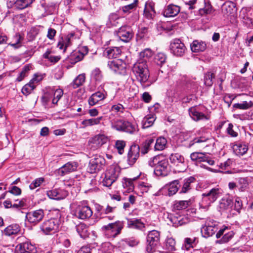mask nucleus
<instances>
[{
  "label": "nucleus",
  "instance_id": "nucleus-54",
  "mask_svg": "<svg viewBox=\"0 0 253 253\" xmlns=\"http://www.w3.org/2000/svg\"><path fill=\"white\" fill-rule=\"evenodd\" d=\"M154 142V139L152 138H148L144 142L143 147L141 148V152L142 154H145L147 153L149 150V148L151 144Z\"/></svg>",
  "mask_w": 253,
  "mask_h": 253
},
{
  "label": "nucleus",
  "instance_id": "nucleus-61",
  "mask_svg": "<svg viewBox=\"0 0 253 253\" xmlns=\"http://www.w3.org/2000/svg\"><path fill=\"white\" fill-rule=\"evenodd\" d=\"M31 68L32 66L30 65H27L23 67L22 71L19 74L16 80L18 82L21 81L26 76H27L28 72L31 69Z\"/></svg>",
  "mask_w": 253,
  "mask_h": 253
},
{
  "label": "nucleus",
  "instance_id": "nucleus-57",
  "mask_svg": "<svg viewBox=\"0 0 253 253\" xmlns=\"http://www.w3.org/2000/svg\"><path fill=\"white\" fill-rule=\"evenodd\" d=\"M53 98L52 103L56 104L63 94V90L60 88H57L53 90Z\"/></svg>",
  "mask_w": 253,
  "mask_h": 253
},
{
  "label": "nucleus",
  "instance_id": "nucleus-34",
  "mask_svg": "<svg viewBox=\"0 0 253 253\" xmlns=\"http://www.w3.org/2000/svg\"><path fill=\"white\" fill-rule=\"evenodd\" d=\"M235 4L232 2H225L222 7V11L224 15L228 16L235 11Z\"/></svg>",
  "mask_w": 253,
  "mask_h": 253
},
{
  "label": "nucleus",
  "instance_id": "nucleus-26",
  "mask_svg": "<svg viewBox=\"0 0 253 253\" xmlns=\"http://www.w3.org/2000/svg\"><path fill=\"white\" fill-rule=\"evenodd\" d=\"M155 13L154 3L152 1L146 2L144 10V16L148 19H151L154 17Z\"/></svg>",
  "mask_w": 253,
  "mask_h": 253
},
{
  "label": "nucleus",
  "instance_id": "nucleus-2",
  "mask_svg": "<svg viewBox=\"0 0 253 253\" xmlns=\"http://www.w3.org/2000/svg\"><path fill=\"white\" fill-rule=\"evenodd\" d=\"M121 169L117 165H112L106 170L102 184L106 187H110L115 182L120 176Z\"/></svg>",
  "mask_w": 253,
  "mask_h": 253
},
{
  "label": "nucleus",
  "instance_id": "nucleus-25",
  "mask_svg": "<svg viewBox=\"0 0 253 253\" xmlns=\"http://www.w3.org/2000/svg\"><path fill=\"white\" fill-rule=\"evenodd\" d=\"M21 227L18 224H12L6 227L2 231V234L6 236L16 235L19 233Z\"/></svg>",
  "mask_w": 253,
  "mask_h": 253
},
{
  "label": "nucleus",
  "instance_id": "nucleus-18",
  "mask_svg": "<svg viewBox=\"0 0 253 253\" xmlns=\"http://www.w3.org/2000/svg\"><path fill=\"white\" fill-rule=\"evenodd\" d=\"M180 10L179 6L171 3L165 6L163 14L166 17H173L176 16Z\"/></svg>",
  "mask_w": 253,
  "mask_h": 253
},
{
  "label": "nucleus",
  "instance_id": "nucleus-23",
  "mask_svg": "<svg viewBox=\"0 0 253 253\" xmlns=\"http://www.w3.org/2000/svg\"><path fill=\"white\" fill-rule=\"evenodd\" d=\"M17 253H36L37 249L34 245L29 242L19 244L17 246Z\"/></svg>",
  "mask_w": 253,
  "mask_h": 253
},
{
  "label": "nucleus",
  "instance_id": "nucleus-11",
  "mask_svg": "<svg viewBox=\"0 0 253 253\" xmlns=\"http://www.w3.org/2000/svg\"><path fill=\"white\" fill-rule=\"evenodd\" d=\"M44 216V211L39 209L27 213L26 218L29 222L36 225L42 220Z\"/></svg>",
  "mask_w": 253,
  "mask_h": 253
},
{
  "label": "nucleus",
  "instance_id": "nucleus-53",
  "mask_svg": "<svg viewBox=\"0 0 253 253\" xmlns=\"http://www.w3.org/2000/svg\"><path fill=\"white\" fill-rule=\"evenodd\" d=\"M36 85L34 84L32 82H30L25 84L22 88V92L24 95H28L35 88Z\"/></svg>",
  "mask_w": 253,
  "mask_h": 253
},
{
  "label": "nucleus",
  "instance_id": "nucleus-43",
  "mask_svg": "<svg viewBox=\"0 0 253 253\" xmlns=\"http://www.w3.org/2000/svg\"><path fill=\"white\" fill-rule=\"evenodd\" d=\"M208 140V138L205 137H196L193 139L190 143V146H191L195 144L199 145L198 147L204 148L207 147L208 145L206 144V142Z\"/></svg>",
  "mask_w": 253,
  "mask_h": 253
},
{
  "label": "nucleus",
  "instance_id": "nucleus-41",
  "mask_svg": "<svg viewBox=\"0 0 253 253\" xmlns=\"http://www.w3.org/2000/svg\"><path fill=\"white\" fill-rule=\"evenodd\" d=\"M76 230L79 235L82 238H85L88 236V231L86 225L81 223L76 226Z\"/></svg>",
  "mask_w": 253,
  "mask_h": 253
},
{
  "label": "nucleus",
  "instance_id": "nucleus-62",
  "mask_svg": "<svg viewBox=\"0 0 253 253\" xmlns=\"http://www.w3.org/2000/svg\"><path fill=\"white\" fill-rule=\"evenodd\" d=\"M44 181V178L43 177L36 178L30 184L29 187L30 189L34 190L40 186Z\"/></svg>",
  "mask_w": 253,
  "mask_h": 253
},
{
  "label": "nucleus",
  "instance_id": "nucleus-16",
  "mask_svg": "<svg viewBox=\"0 0 253 253\" xmlns=\"http://www.w3.org/2000/svg\"><path fill=\"white\" fill-rule=\"evenodd\" d=\"M92 211L88 206H78L75 213L76 216L81 219L89 218L92 215Z\"/></svg>",
  "mask_w": 253,
  "mask_h": 253
},
{
  "label": "nucleus",
  "instance_id": "nucleus-7",
  "mask_svg": "<svg viewBox=\"0 0 253 253\" xmlns=\"http://www.w3.org/2000/svg\"><path fill=\"white\" fill-rule=\"evenodd\" d=\"M105 160L101 156L96 155L91 159L88 164V171L94 173L100 170L105 165Z\"/></svg>",
  "mask_w": 253,
  "mask_h": 253
},
{
  "label": "nucleus",
  "instance_id": "nucleus-49",
  "mask_svg": "<svg viewBox=\"0 0 253 253\" xmlns=\"http://www.w3.org/2000/svg\"><path fill=\"white\" fill-rule=\"evenodd\" d=\"M33 0H17L15 2V7L19 9H24L32 3Z\"/></svg>",
  "mask_w": 253,
  "mask_h": 253
},
{
  "label": "nucleus",
  "instance_id": "nucleus-40",
  "mask_svg": "<svg viewBox=\"0 0 253 253\" xmlns=\"http://www.w3.org/2000/svg\"><path fill=\"white\" fill-rule=\"evenodd\" d=\"M127 227L142 230L145 227V225L139 219H127Z\"/></svg>",
  "mask_w": 253,
  "mask_h": 253
},
{
  "label": "nucleus",
  "instance_id": "nucleus-38",
  "mask_svg": "<svg viewBox=\"0 0 253 253\" xmlns=\"http://www.w3.org/2000/svg\"><path fill=\"white\" fill-rule=\"evenodd\" d=\"M23 39V37L21 35L17 33L12 37L11 42L9 43V45L14 48H18L21 46V42Z\"/></svg>",
  "mask_w": 253,
  "mask_h": 253
},
{
  "label": "nucleus",
  "instance_id": "nucleus-30",
  "mask_svg": "<svg viewBox=\"0 0 253 253\" xmlns=\"http://www.w3.org/2000/svg\"><path fill=\"white\" fill-rule=\"evenodd\" d=\"M233 150L237 156H243L248 150V146L244 143L237 142L233 146Z\"/></svg>",
  "mask_w": 253,
  "mask_h": 253
},
{
  "label": "nucleus",
  "instance_id": "nucleus-47",
  "mask_svg": "<svg viewBox=\"0 0 253 253\" xmlns=\"http://www.w3.org/2000/svg\"><path fill=\"white\" fill-rule=\"evenodd\" d=\"M239 190L244 192L249 188V182L247 177H241L238 180Z\"/></svg>",
  "mask_w": 253,
  "mask_h": 253
},
{
  "label": "nucleus",
  "instance_id": "nucleus-60",
  "mask_svg": "<svg viewBox=\"0 0 253 253\" xmlns=\"http://www.w3.org/2000/svg\"><path fill=\"white\" fill-rule=\"evenodd\" d=\"M172 221L173 222L174 226L176 227L186 224L188 220L186 218L180 216L178 217H174L172 220Z\"/></svg>",
  "mask_w": 253,
  "mask_h": 253
},
{
  "label": "nucleus",
  "instance_id": "nucleus-4",
  "mask_svg": "<svg viewBox=\"0 0 253 253\" xmlns=\"http://www.w3.org/2000/svg\"><path fill=\"white\" fill-rule=\"evenodd\" d=\"M160 239V233L155 230L150 231L147 236L146 251L149 253L154 252Z\"/></svg>",
  "mask_w": 253,
  "mask_h": 253
},
{
  "label": "nucleus",
  "instance_id": "nucleus-36",
  "mask_svg": "<svg viewBox=\"0 0 253 253\" xmlns=\"http://www.w3.org/2000/svg\"><path fill=\"white\" fill-rule=\"evenodd\" d=\"M190 158L192 161L200 163L207 160V155L204 153L193 152L191 154Z\"/></svg>",
  "mask_w": 253,
  "mask_h": 253
},
{
  "label": "nucleus",
  "instance_id": "nucleus-63",
  "mask_svg": "<svg viewBox=\"0 0 253 253\" xmlns=\"http://www.w3.org/2000/svg\"><path fill=\"white\" fill-rule=\"evenodd\" d=\"M126 143L123 140H117L116 142V148L118 150V153L120 154H122L124 152V148L125 147Z\"/></svg>",
  "mask_w": 253,
  "mask_h": 253
},
{
  "label": "nucleus",
  "instance_id": "nucleus-17",
  "mask_svg": "<svg viewBox=\"0 0 253 253\" xmlns=\"http://www.w3.org/2000/svg\"><path fill=\"white\" fill-rule=\"evenodd\" d=\"M117 35L122 41L126 42H129L133 37L131 28L127 26L120 28L118 31Z\"/></svg>",
  "mask_w": 253,
  "mask_h": 253
},
{
  "label": "nucleus",
  "instance_id": "nucleus-45",
  "mask_svg": "<svg viewBox=\"0 0 253 253\" xmlns=\"http://www.w3.org/2000/svg\"><path fill=\"white\" fill-rule=\"evenodd\" d=\"M198 242V239L196 237L193 238H186L184 239V244L182 246V249L189 250L190 248H193V245L196 244Z\"/></svg>",
  "mask_w": 253,
  "mask_h": 253
},
{
  "label": "nucleus",
  "instance_id": "nucleus-50",
  "mask_svg": "<svg viewBox=\"0 0 253 253\" xmlns=\"http://www.w3.org/2000/svg\"><path fill=\"white\" fill-rule=\"evenodd\" d=\"M85 79L84 74H80L73 81L71 85L74 88H76L84 84Z\"/></svg>",
  "mask_w": 253,
  "mask_h": 253
},
{
  "label": "nucleus",
  "instance_id": "nucleus-31",
  "mask_svg": "<svg viewBox=\"0 0 253 253\" xmlns=\"http://www.w3.org/2000/svg\"><path fill=\"white\" fill-rule=\"evenodd\" d=\"M74 34L72 33L68 35L64 38H62L58 42L57 47L60 49H64L65 51L66 48L71 45V38L74 37Z\"/></svg>",
  "mask_w": 253,
  "mask_h": 253
},
{
  "label": "nucleus",
  "instance_id": "nucleus-29",
  "mask_svg": "<svg viewBox=\"0 0 253 253\" xmlns=\"http://www.w3.org/2000/svg\"><path fill=\"white\" fill-rule=\"evenodd\" d=\"M193 202L194 199L192 198L188 200L176 201L173 205L172 210L180 211L185 209L191 205Z\"/></svg>",
  "mask_w": 253,
  "mask_h": 253
},
{
  "label": "nucleus",
  "instance_id": "nucleus-55",
  "mask_svg": "<svg viewBox=\"0 0 253 253\" xmlns=\"http://www.w3.org/2000/svg\"><path fill=\"white\" fill-rule=\"evenodd\" d=\"M140 59L139 60H146L147 63L148 60L153 55L152 51L149 48H146L140 53Z\"/></svg>",
  "mask_w": 253,
  "mask_h": 253
},
{
  "label": "nucleus",
  "instance_id": "nucleus-35",
  "mask_svg": "<svg viewBox=\"0 0 253 253\" xmlns=\"http://www.w3.org/2000/svg\"><path fill=\"white\" fill-rule=\"evenodd\" d=\"M217 230V228L215 224L211 225L209 223H208V225L203 227L202 232H203L204 236L207 238L214 235Z\"/></svg>",
  "mask_w": 253,
  "mask_h": 253
},
{
  "label": "nucleus",
  "instance_id": "nucleus-15",
  "mask_svg": "<svg viewBox=\"0 0 253 253\" xmlns=\"http://www.w3.org/2000/svg\"><path fill=\"white\" fill-rule=\"evenodd\" d=\"M169 170V164L167 159H161L154 169V173L157 176H166Z\"/></svg>",
  "mask_w": 253,
  "mask_h": 253
},
{
  "label": "nucleus",
  "instance_id": "nucleus-42",
  "mask_svg": "<svg viewBox=\"0 0 253 253\" xmlns=\"http://www.w3.org/2000/svg\"><path fill=\"white\" fill-rule=\"evenodd\" d=\"M102 118V117H99L94 119H85L82 122V124L83 125L84 127L97 125L100 123Z\"/></svg>",
  "mask_w": 253,
  "mask_h": 253
},
{
  "label": "nucleus",
  "instance_id": "nucleus-46",
  "mask_svg": "<svg viewBox=\"0 0 253 253\" xmlns=\"http://www.w3.org/2000/svg\"><path fill=\"white\" fill-rule=\"evenodd\" d=\"M166 59L167 56L166 54L162 52H159L155 55L154 61L157 65L162 66L165 63Z\"/></svg>",
  "mask_w": 253,
  "mask_h": 253
},
{
  "label": "nucleus",
  "instance_id": "nucleus-28",
  "mask_svg": "<svg viewBox=\"0 0 253 253\" xmlns=\"http://www.w3.org/2000/svg\"><path fill=\"white\" fill-rule=\"evenodd\" d=\"M121 50L118 47H109L106 48L103 55L109 58H116L121 54Z\"/></svg>",
  "mask_w": 253,
  "mask_h": 253
},
{
  "label": "nucleus",
  "instance_id": "nucleus-10",
  "mask_svg": "<svg viewBox=\"0 0 253 253\" xmlns=\"http://www.w3.org/2000/svg\"><path fill=\"white\" fill-rule=\"evenodd\" d=\"M171 52L175 56H182L186 51V47L179 39L173 40L170 43Z\"/></svg>",
  "mask_w": 253,
  "mask_h": 253
},
{
  "label": "nucleus",
  "instance_id": "nucleus-14",
  "mask_svg": "<svg viewBox=\"0 0 253 253\" xmlns=\"http://www.w3.org/2000/svg\"><path fill=\"white\" fill-rule=\"evenodd\" d=\"M107 141V137L103 134H98L91 138L88 141L90 149L94 150L101 147Z\"/></svg>",
  "mask_w": 253,
  "mask_h": 253
},
{
  "label": "nucleus",
  "instance_id": "nucleus-13",
  "mask_svg": "<svg viewBox=\"0 0 253 253\" xmlns=\"http://www.w3.org/2000/svg\"><path fill=\"white\" fill-rule=\"evenodd\" d=\"M140 155V147L138 145H132L127 153V162L129 165L132 166L136 162Z\"/></svg>",
  "mask_w": 253,
  "mask_h": 253
},
{
  "label": "nucleus",
  "instance_id": "nucleus-3",
  "mask_svg": "<svg viewBox=\"0 0 253 253\" xmlns=\"http://www.w3.org/2000/svg\"><path fill=\"white\" fill-rule=\"evenodd\" d=\"M123 228L124 222L118 220L102 226V229L108 237L114 238L121 234Z\"/></svg>",
  "mask_w": 253,
  "mask_h": 253
},
{
  "label": "nucleus",
  "instance_id": "nucleus-12",
  "mask_svg": "<svg viewBox=\"0 0 253 253\" xmlns=\"http://www.w3.org/2000/svg\"><path fill=\"white\" fill-rule=\"evenodd\" d=\"M175 84L177 87L184 88L189 89L196 86L195 83L187 76L184 75H179L176 76Z\"/></svg>",
  "mask_w": 253,
  "mask_h": 253
},
{
  "label": "nucleus",
  "instance_id": "nucleus-1",
  "mask_svg": "<svg viewBox=\"0 0 253 253\" xmlns=\"http://www.w3.org/2000/svg\"><path fill=\"white\" fill-rule=\"evenodd\" d=\"M132 70L138 81L144 87L151 85L152 82L149 80L150 73L146 60H138L133 65Z\"/></svg>",
  "mask_w": 253,
  "mask_h": 253
},
{
  "label": "nucleus",
  "instance_id": "nucleus-51",
  "mask_svg": "<svg viewBox=\"0 0 253 253\" xmlns=\"http://www.w3.org/2000/svg\"><path fill=\"white\" fill-rule=\"evenodd\" d=\"M232 200L229 198H222L220 202V208L224 210H227L232 207Z\"/></svg>",
  "mask_w": 253,
  "mask_h": 253
},
{
  "label": "nucleus",
  "instance_id": "nucleus-19",
  "mask_svg": "<svg viewBox=\"0 0 253 253\" xmlns=\"http://www.w3.org/2000/svg\"><path fill=\"white\" fill-rule=\"evenodd\" d=\"M220 189L218 188H213L208 192L203 193L202 196L203 200L208 201V204L215 202L219 196Z\"/></svg>",
  "mask_w": 253,
  "mask_h": 253
},
{
  "label": "nucleus",
  "instance_id": "nucleus-21",
  "mask_svg": "<svg viewBox=\"0 0 253 253\" xmlns=\"http://www.w3.org/2000/svg\"><path fill=\"white\" fill-rule=\"evenodd\" d=\"M48 197L54 200H62L65 198L68 195L66 191L60 189H55L47 192Z\"/></svg>",
  "mask_w": 253,
  "mask_h": 253
},
{
  "label": "nucleus",
  "instance_id": "nucleus-20",
  "mask_svg": "<svg viewBox=\"0 0 253 253\" xmlns=\"http://www.w3.org/2000/svg\"><path fill=\"white\" fill-rule=\"evenodd\" d=\"M195 181V178L190 176L183 180L182 184L180 186L181 189L179 190L180 194L189 193L193 189V184Z\"/></svg>",
  "mask_w": 253,
  "mask_h": 253
},
{
  "label": "nucleus",
  "instance_id": "nucleus-44",
  "mask_svg": "<svg viewBox=\"0 0 253 253\" xmlns=\"http://www.w3.org/2000/svg\"><path fill=\"white\" fill-rule=\"evenodd\" d=\"M156 118L153 115H148L145 116L142 121L143 128H148L152 126Z\"/></svg>",
  "mask_w": 253,
  "mask_h": 253
},
{
  "label": "nucleus",
  "instance_id": "nucleus-39",
  "mask_svg": "<svg viewBox=\"0 0 253 253\" xmlns=\"http://www.w3.org/2000/svg\"><path fill=\"white\" fill-rule=\"evenodd\" d=\"M120 16L116 13H112L109 15L107 25L108 27L117 26L119 24Z\"/></svg>",
  "mask_w": 253,
  "mask_h": 253
},
{
  "label": "nucleus",
  "instance_id": "nucleus-33",
  "mask_svg": "<svg viewBox=\"0 0 253 253\" xmlns=\"http://www.w3.org/2000/svg\"><path fill=\"white\" fill-rule=\"evenodd\" d=\"M105 95L103 93L97 91L93 94L88 99V103L90 106H93L99 101L104 99Z\"/></svg>",
  "mask_w": 253,
  "mask_h": 253
},
{
  "label": "nucleus",
  "instance_id": "nucleus-59",
  "mask_svg": "<svg viewBox=\"0 0 253 253\" xmlns=\"http://www.w3.org/2000/svg\"><path fill=\"white\" fill-rule=\"evenodd\" d=\"M215 76L213 73L208 72L205 74L204 76L205 84L209 86H211L213 84V79H214Z\"/></svg>",
  "mask_w": 253,
  "mask_h": 253
},
{
  "label": "nucleus",
  "instance_id": "nucleus-48",
  "mask_svg": "<svg viewBox=\"0 0 253 253\" xmlns=\"http://www.w3.org/2000/svg\"><path fill=\"white\" fill-rule=\"evenodd\" d=\"M138 5V0H134L133 2L129 4L122 6V10L125 13H129L134 10Z\"/></svg>",
  "mask_w": 253,
  "mask_h": 253
},
{
  "label": "nucleus",
  "instance_id": "nucleus-6",
  "mask_svg": "<svg viewBox=\"0 0 253 253\" xmlns=\"http://www.w3.org/2000/svg\"><path fill=\"white\" fill-rule=\"evenodd\" d=\"M111 126L119 131L132 133L135 131V127L130 122L122 119L112 121Z\"/></svg>",
  "mask_w": 253,
  "mask_h": 253
},
{
  "label": "nucleus",
  "instance_id": "nucleus-24",
  "mask_svg": "<svg viewBox=\"0 0 253 253\" xmlns=\"http://www.w3.org/2000/svg\"><path fill=\"white\" fill-rule=\"evenodd\" d=\"M189 113L190 117L195 121H199L200 120H209L210 116L205 115L202 112L198 111L195 107H191L189 109Z\"/></svg>",
  "mask_w": 253,
  "mask_h": 253
},
{
  "label": "nucleus",
  "instance_id": "nucleus-64",
  "mask_svg": "<svg viewBox=\"0 0 253 253\" xmlns=\"http://www.w3.org/2000/svg\"><path fill=\"white\" fill-rule=\"evenodd\" d=\"M233 127L234 126L231 123L229 124L226 132L230 136L236 137L238 136V133L233 128Z\"/></svg>",
  "mask_w": 253,
  "mask_h": 253
},
{
  "label": "nucleus",
  "instance_id": "nucleus-8",
  "mask_svg": "<svg viewBox=\"0 0 253 253\" xmlns=\"http://www.w3.org/2000/svg\"><path fill=\"white\" fill-rule=\"evenodd\" d=\"M58 224L55 219H50L44 221L40 226L41 231L46 235L51 234L58 230Z\"/></svg>",
  "mask_w": 253,
  "mask_h": 253
},
{
  "label": "nucleus",
  "instance_id": "nucleus-58",
  "mask_svg": "<svg viewBox=\"0 0 253 253\" xmlns=\"http://www.w3.org/2000/svg\"><path fill=\"white\" fill-rule=\"evenodd\" d=\"M253 105L252 101H243L241 103L234 104L233 107L239 109L246 110L251 108Z\"/></svg>",
  "mask_w": 253,
  "mask_h": 253
},
{
  "label": "nucleus",
  "instance_id": "nucleus-56",
  "mask_svg": "<svg viewBox=\"0 0 253 253\" xmlns=\"http://www.w3.org/2000/svg\"><path fill=\"white\" fill-rule=\"evenodd\" d=\"M176 242L175 240L172 237H168L165 241L166 248L170 251H174L175 250Z\"/></svg>",
  "mask_w": 253,
  "mask_h": 253
},
{
  "label": "nucleus",
  "instance_id": "nucleus-27",
  "mask_svg": "<svg viewBox=\"0 0 253 253\" xmlns=\"http://www.w3.org/2000/svg\"><path fill=\"white\" fill-rule=\"evenodd\" d=\"M108 66L111 70L114 72L121 74L125 68V66L122 61L120 60H116L109 61Z\"/></svg>",
  "mask_w": 253,
  "mask_h": 253
},
{
  "label": "nucleus",
  "instance_id": "nucleus-37",
  "mask_svg": "<svg viewBox=\"0 0 253 253\" xmlns=\"http://www.w3.org/2000/svg\"><path fill=\"white\" fill-rule=\"evenodd\" d=\"M180 185L178 180H174L169 183L168 187V194L169 196L174 195L179 190Z\"/></svg>",
  "mask_w": 253,
  "mask_h": 253
},
{
  "label": "nucleus",
  "instance_id": "nucleus-52",
  "mask_svg": "<svg viewBox=\"0 0 253 253\" xmlns=\"http://www.w3.org/2000/svg\"><path fill=\"white\" fill-rule=\"evenodd\" d=\"M167 141L164 137H160L158 138L155 145V148L156 150H163L167 144Z\"/></svg>",
  "mask_w": 253,
  "mask_h": 253
},
{
  "label": "nucleus",
  "instance_id": "nucleus-22",
  "mask_svg": "<svg viewBox=\"0 0 253 253\" xmlns=\"http://www.w3.org/2000/svg\"><path fill=\"white\" fill-rule=\"evenodd\" d=\"M78 164L75 162H69L61 167L58 169V173L63 176L70 172L75 171L77 170Z\"/></svg>",
  "mask_w": 253,
  "mask_h": 253
},
{
  "label": "nucleus",
  "instance_id": "nucleus-5",
  "mask_svg": "<svg viewBox=\"0 0 253 253\" xmlns=\"http://www.w3.org/2000/svg\"><path fill=\"white\" fill-rule=\"evenodd\" d=\"M169 159L175 171L181 172L186 170L187 165L182 155L179 153L171 154Z\"/></svg>",
  "mask_w": 253,
  "mask_h": 253
},
{
  "label": "nucleus",
  "instance_id": "nucleus-9",
  "mask_svg": "<svg viewBox=\"0 0 253 253\" xmlns=\"http://www.w3.org/2000/svg\"><path fill=\"white\" fill-rule=\"evenodd\" d=\"M240 17L248 27L253 28V8L243 7L240 12Z\"/></svg>",
  "mask_w": 253,
  "mask_h": 253
},
{
  "label": "nucleus",
  "instance_id": "nucleus-32",
  "mask_svg": "<svg viewBox=\"0 0 253 253\" xmlns=\"http://www.w3.org/2000/svg\"><path fill=\"white\" fill-rule=\"evenodd\" d=\"M207 48L205 42L195 40L191 44V49L193 52H199L204 51Z\"/></svg>",
  "mask_w": 253,
  "mask_h": 253
}]
</instances>
